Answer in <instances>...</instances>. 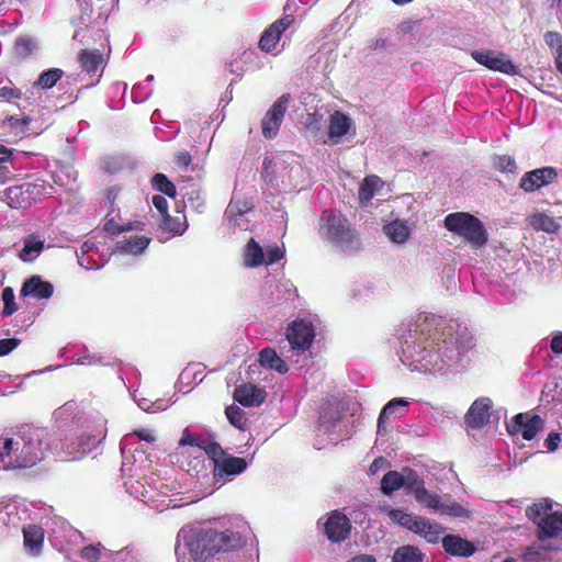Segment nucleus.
<instances>
[{
    "instance_id": "f8f14e48",
    "label": "nucleus",
    "mask_w": 562,
    "mask_h": 562,
    "mask_svg": "<svg viewBox=\"0 0 562 562\" xmlns=\"http://www.w3.org/2000/svg\"><path fill=\"white\" fill-rule=\"evenodd\" d=\"M284 256L283 247L277 244L269 245L263 249L254 238H250L245 246L243 258L247 268H257L261 265H272Z\"/></svg>"
},
{
    "instance_id": "72a5a7b5",
    "label": "nucleus",
    "mask_w": 562,
    "mask_h": 562,
    "mask_svg": "<svg viewBox=\"0 0 562 562\" xmlns=\"http://www.w3.org/2000/svg\"><path fill=\"white\" fill-rule=\"evenodd\" d=\"M389 518L393 522H395L413 532H415V530L418 529L420 526H425L424 517L408 514L402 509H391L389 512Z\"/></svg>"
},
{
    "instance_id": "8fccbe9b",
    "label": "nucleus",
    "mask_w": 562,
    "mask_h": 562,
    "mask_svg": "<svg viewBox=\"0 0 562 562\" xmlns=\"http://www.w3.org/2000/svg\"><path fill=\"white\" fill-rule=\"evenodd\" d=\"M127 166V160L123 156H109L102 160V168L108 173H116Z\"/></svg>"
},
{
    "instance_id": "ea45409f",
    "label": "nucleus",
    "mask_w": 562,
    "mask_h": 562,
    "mask_svg": "<svg viewBox=\"0 0 562 562\" xmlns=\"http://www.w3.org/2000/svg\"><path fill=\"white\" fill-rule=\"evenodd\" d=\"M403 476L402 472L397 471H389L384 474L382 481H381V491L385 495H390L393 492L400 490L403 487Z\"/></svg>"
},
{
    "instance_id": "bb28decb",
    "label": "nucleus",
    "mask_w": 562,
    "mask_h": 562,
    "mask_svg": "<svg viewBox=\"0 0 562 562\" xmlns=\"http://www.w3.org/2000/svg\"><path fill=\"white\" fill-rule=\"evenodd\" d=\"M54 286L50 282L43 281L41 277L33 276L27 279L21 289L23 296H32L37 300L49 299L53 295Z\"/></svg>"
},
{
    "instance_id": "f704fd0d",
    "label": "nucleus",
    "mask_w": 562,
    "mask_h": 562,
    "mask_svg": "<svg viewBox=\"0 0 562 562\" xmlns=\"http://www.w3.org/2000/svg\"><path fill=\"white\" fill-rule=\"evenodd\" d=\"M259 362L261 367L274 370L280 374L289 371L286 362L271 348H265L259 352Z\"/></svg>"
},
{
    "instance_id": "5701e85b",
    "label": "nucleus",
    "mask_w": 562,
    "mask_h": 562,
    "mask_svg": "<svg viewBox=\"0 0 562 562\" xmlns=\"http://www.w3.org/2000/svg\"><path fill=\"white\" fill-rule=\"evenodd\" d=\"M557 176L558 172L553 167L535 169L522 176L520 188L526 192H533L543 186L552 183Z\"/></svg>"
},
{
    "instance_id": "052dcab7",
    "label": "nucleus",
    "mask_w": 562,
    "mask_h": 562,
    "mask_svg": "<svg viewBox=\"0 0 562 562\" xmlns=\"http://www.w3.org/2000/svg\"><path fill=\"white\" fill-rule=\"evenodd\" d=\"M544 41L547 45L555 49V53L558 54L562 49V35L557 32H547L544 35Z\"/></svg>"
},
{
    "instance_id": "0e129e2a",
    "label": "nucleus",
    "mask_w": 562,
    "mask_h": 562,
    "mask_svg": "<svg viewBox=\"0 0 562 562\" xmlns=\"http://www.w3.org/2000/svg\"><path fill=\"white\" fill-rule=\"evenodd\" d=\"M0 180L5 177V173L9 170V164L11 162V151L8 150L4 146H0Z\"/></svg>"
},
{
    "instance_id": "cd10ccee",
    "label": "nucleus",
    "mask_w": 562,
    "mask_h": 562,
    "mask_svg": "<svg viewBox=\"0 0 562 562\" xmlns=\"http://www.w3.org/2000/svg\"><path fill=\"white\" fill-rule=\"evenodd\" d=\"M45 235L43 232L37 231L24 237L23 248L19 257L23 261H33L44 250Z\"/></svg>"
},
{
    "instance_id": "a18cd8bd",
    "label": "nucleus",
    "mask_w": 562,
    "mask_h": 562,
    "mask_svg": "<svg viewBox=\"0 0 562 562\" xmlns=\"http://www.w3.org/2000/svg\"><path fill=\"white\" fill-rule=\"evenodd\" d=\"M151 186L169 198H175L177 194L175 184L164 173H156L151 179Z\"/></svg>"
},
{
    "instance_id": "680f3d73",
    "label": "nucleus",
    "mask_w": 562,
    "mask_h": 562,
    "mask_svg": "<svg viewBox=\"0 0 562 562\" xmlns=\"http://www.w3.org/2000/svg\"><path fill=\"white\" fill-rule=\"evenodd\" d=\"M21 344L18 338L0 339V357L7 356L12 352Z\"/></svg>"
},
{
    "instance_id": "412c9836",
    "label": "nucleus",
    "mask_w": 562,
    "mask_h": 562,
    "mask_svg": "<svg viewBox=\"0 0 562 562\" xmlns=\"http://www.w3.org/2000/svg\"><path fill=\"white\" fill-rule=\"evenodd\" d=\"M293 22L294 18L292 14H285L283 18L273 22L261 35L259 47L267 53L272 52L277 47L283 32H285Z\"/></svg>"
},
{
    "instance_id": "864d4df0",
    "label": "nucleus",
    "mask_w": 562,
    "mask_h": 562,
    "mask_svg": "<svg viewBox=\"0 0 562 562\" xmlns=\"http://www.w3.org/2000/svg\"><path fill=\"white\" fill-rule=\"evenodd\" d=\"M204 443V437H200V436H195L193 435L189 428H186L183 431H182V436L179 440V446L180 447H186V446H190V447H195V448H200L201 445Z\"/></svg>"
},
{
    "instance_id": "a19ab883",
    "label": "nucleus",
    "mask_w": 562,
    "mask_h": 562,
    "mask_svg": "<svg viewBox=\"0 0 562 562\" xmlns=\"http://www.w3.org/2000/svg\"><path fill=\"white\" fill-rule=\"evenodd\" d=\"M425 526H420L415 530V533L424 537L429 543H437L443 529L437 525L431 524L428 519L424 518Z\"/></svg>"
},
{
    "instance_id": "0eeeda50",
    "label": "nucleus",
    "mask_w": 562,
    "mask_h": 562,
    "mask_svg": "<svg viewBox=\"0 0 562 562\" xmlns=\"http://www.w3.org/2000/svg\"><path fill=\"white\" fill-rule=\"evenodd\" d=\"M446 228L462 237L472 247H483L488 239L483 223L474 215L467 212L450 213L445 218Z\"/></svg>"
},
{
    "instance_id": "6e6552de",
    "label": "nucleus",
    "mask_w": 562,
    "mask_h": 562,
    "mask_svg": "<svg viewBox=\"0 0 562 562\" xmlns=\"http://www.w3.org/2000/svg\"><path fill=\"white\" fill-rule=\"evenodd\" d=\"M351 417L344 414L340 401H329L321 412L318 430L328 436L329 442L336 443L350 437Z\"/></svg>"
},
{
    "instance_id": "c9c22d12",
    "label": "nucleus",
    "mask_w": 562,
    "mask_h": 562,
    "mask_svg": "<svg viewBox=\"0 0 562 562\" xmlns=\"http://www.w3.org/2000/svg\"><path fill=\"white\" fill-rule=\"evenodd\" d=\"M110 550L101 543L89 544L80 550V558L86 562H109Z\"/></svg>"
},
{
    "instance_id": "79ce46f5",
    "label": "nucleus",
    "mask_w": 562,
    "mask_h": 562,
    "mask_svg": "<svg viewBox=\"0 0 562 562\" xmlns=\"http://www.w3.org/2000/svg\"><path fill=\"white\" fill-rule=\"evenodd\" d=\"M161 226L165 231L176 234L182 235L187 228L186 226V217L183 214H179L176 217L166 214L162 217Z\"/></svg>"
},
{
    "instance_id": "423d86ee",
    "label": "nucleus",
    "mask_w": 562,
    "mask_h": 562,
    "mask_svg": "<svg viewBox=\"0 0 562 562\" xmlns=\"http://www.w3.org/2000/svg\"><path fill=\"white\" fill-rule=\"evenodd\" d=\"M247 468L248 462L244 458L226 454L221 460L210 463H205V459L194 457L193 465L187 471L193 477L206 481L212 477L215 483H224L244 473Z\"/></svg>"
},
{
    "instance_id": "1a4fd4ad",
    "label": "nucleus",
    "mask_w": 562,
    "mask_h": 562,
    "mask_svg": "<svg viewBox=\"0 0 562 562\" xmlns=\"http://www.w3.org/2000/svg\"><path fill=\"white\" fill-rule=\"evenodd\" d=\"M548 501L536 503L526 509V515L535 522L538 521V535L541 540L558 537L562 532V515L550 513Z\"/></svg>"
},
{
    "instance_id": "a211bd4d",
    "label": "nucleus",
    "mask_w": 562,
    "mask_h": 562,
    "mask_svg": "<svg viewBox=\"0 0 562 562\" xmlns=\"http://www.w3.org/2000/svg\"><path fill=\"white\" fill-rule=\"evenodd\" d=\"M543 420L539 415L529 414H517L513 420L507 424V430L510 435L520 434L521 437L530 441L532 440L538 431L542 429Z\"/></svg>"
},
{
    "instance_id": "49530a36",
    "label": "nucleus",
    "mask_w": 562,
    "mask_h": 562,
    "mask_svg": "<svg viewBox=\"0 0 562 562\" xmlns=\"http://www.w3.org/2000/svg\"><path fill=\"white\" fill-rule=\"evenodd\" d=\"M200 451H204L205 454L209 456V460L205 459V463L215 462L221 460L224 456H226L222 449V447L215 441H207L204 438V443L200 446ZM200 459L203 458V453L200 452ZM199 458V456H196Z\"/></svg>"
},
{
    "instance_id": "09e8293b",
    "label": "nucleus",
    "mask_w": 562,
    "mask_h": 562,
    "mask_svg": "<svg viewBox=\"0 0 562 562\" xmlns=\"http://www.w3.org/2000/svg\"><path fill=\"white\" fill-rule=\"evenodd\" d=\"M36 48V41L30 36L19 37L15 42V53L22 58L32 55Z\"/></svg>"
},
{
    "instance_id": "6e6d98bb",
    "label": "nucleus",
    "mask_w": 562,
    "mask_h": 562,
    "mask_svg": "<svg viewBox=\"0 0 562 562\" xmlns=\"http://www.w3.org/2000/svg\"><path fill=\"white\" fill-rule=\"evenodd\" d=\"M32 122V119L30 116H9L8 123L9 125L16 131L18 134H25L27 131V126Z\"/></svg>"
},
{
    "instance_id": "39448f33",
    "label": "nucleus",
    "mask_w": 562,
    "mask_h": 562,
    "mask_svg": "<svg viewBox=\"0 0 562 562\" xmlns=\"http://www.w3.org/2000/svg\"><path fill=\"white\" fill-rule=\"evenodd\" d=\"M262 178L271 187H282L284 190L296 189L306 179V170L293 153H284L265 157Z\"/></svg>"
},
{
    "instance_id": "ddd939ff",
    "label": "nucleus",
    "mask_w": 562,
    "mask_h": 562,
    "mask_svg": "<svg viewBox=\"0 0 562 562\" xmlns=\"http://www.w3.org/2000/svg\"><path fill=\"white\" fill-rule=\"evenodd\" d=\"M316 318L304 317L295 319L286 329V339L293 350H307L315 337Z\"/></svg>"
},
{
    "instance_id": "69168bd1",
    "label": "nucleus",
    "mask_w": 562,
    "mask_h": 562,
    "mask_svg": "<svg viewBox=\"0 0 562 562\" xmlns=\"http://www.w3.org/2000/svg\"><path fill=\"white\" fill-rule=\"evenodd\" d=\"M191 159V155L187 150L179 151L175 157L176 165L182 169H187L189 167Z\"/></svg>"
},
{
    "instance_id": "2f4dec72",
    "label": "nucleus",
    "mask_w": 562,
    "mask_h": 562,
    "mask_svg": "<svg viewBox=\"0 0 562 562\" xmlns=\"http://www.w3.org/2000/svg\"><path fill=\"white\" fill-rule=\"evenodd\" d=\"M384 234L396 244H404L411 236L412 227L407 221L395 220L383 226Z\"/></svg>"
},
{
    "instance_id": "c85d7f7f",
    "label": "nucleus",
    "mask_w": 562,
    "mask_h": 562,
    "mask_svg": "<svg viewBox=\"0 0 562 562\" xmlns=\"http://www.w3.org/2000/svg\"><path fill=\"white\" fill-rule=\"evenodd\" d=\"M352 123L349 116L345 113L335 111L329 117L328 138L331 144H339L342 136H345Z\"/></svg>"
},
{
    "instance_id": "20e7f679",
    "label": "nucleus",
    "mask_w": 562,
    "mask_h": 562,
    "mask_svg": "<svg viewBox=\"0 0 562 562\" xmlns=\"http://www.w3.org/2000/svg\"><path fill=\"white\" fill-rule=\"evenodd\" d=\"M318 236L335 251L353 254L361 247L356 228L348 218L335 210H324L318 221Z\"/></svg>"
},
{
    "instance_id": "37998d69",
    "label": "nucleus",
    "mask_w": 562,
    "mask_h": 562,
    "mask_svg": "<svg viewBox=\"0 0 562 562\" xmlns=\"http://www.w3.org/2000/svg\"><path fill=\"white\" fill-rule=\"evenodd\" d=\"M63 74L64 71L59 68L47 69L40 75L35 86L42 89H50L63 77Z\"/></svg>"
},
{
    "instance_id": "9d476101",
    "label": "nucleus",
    "mask_w": 562,
    "mask_h": 562,
    "mask_svg": "<svg viewBox=\"0 0 562 562\" xmlns=\"http://www.w3.org/2000/svg\"><path fill=\"white\" fill-rule=\"evenodd\" d=\"M106 436L105 422L100 419L95 429L90 432H81L76 438L66 436L60 438L61 449L74 460L80 459L94 449Z\"/></svg>"
},
{
    "instance_id": "bf43d9fd",
    "label": "nucleus",
    "mask_w": 562,
    "mask_h": 562,
    "mask_svg": "<svg viewBox=\"0 0 562 562\" xmlns=\"http://www.w3.org/2000/svg\"><path fill=\"white\" fill-rule=\"evenodd\" d=\"M76 363L81 366H93V364H102V358L94 353H90L89 351H83L78 353Z\"/></svg>"
},
{
    "instance_id": "7ed1b4c3",
    "label": "nucleus",
    "mask_w": 562,
    "mask_h": 562,
    "mask_svg": "<svg viewBox=\"0 0 562 562\" xmlns=\"http://www.w3.org/2000/svg\"><path fill=\"white\" fill-rule=\"evenodd\" d=\"M52 449L47 428L24 425L13 437H0V470L31 468L43 461Z\"/></svg>"
},
{
    "instance_id": "13d9d810",
    "label": "nucleus",
    "mask_w": 562,
    "mask_h": 562,
    "mask_svg": "<svg viewBox=\"0 0 562 562\" xmlns=\"http://www.w3.org/2000/svg\"><path fill=\"white\" fill-rule=\"evenodd\" d=\"M109 562H135V557L128 548L115 552L110 550Z\"/></svg>"
},
{
    "instance_id": "9b49d317",
    "label": "nucleus",
    "mask_w": 562,
    "mask_h": 562,
    "mask_svg": "<svg viewBox=\"0 0 562 562\" xmlns=\"http://www.w3.org/2000/svg\"><path fill=\"white\" fill-rule=\"evenodd\" d=\"M45 193L44 183L25 182L0 191V200L11 209H27Z\"/></svg>"
},
{
    "instance_id": "c756f323",
    "label": "nucleus",
    "mask_w": 562,
    "mask_h": 562,
    "mask_svg": "<svg viewBox=\"0 0 562 562\" xmlns=\"http://www.w3.org/2000/svg\"><path fill=\"white\" fill-rule=\"evenodd\" d=\"M234 398L246 407L258 406L265 401L263 392L251 384H241L235 389Z\"/></svg>"
},
{
    "instance_id": "dca6fc26",
    "label": "nucleus",
    "mask_w": 562,
    "mask_h": 562,
    "mask_svg": "<svg viewBox=\"0 0 562 562\" xmlns=\"http://www.w3.org/2000/svg\"><path fill=\"white\" fill-rule=\"evenodd\" d=\"M290 102V94H282L267 111L261 120V132L266 139L274 138L283 122L288 104Z\"/></svg>"
},
{
    "instance_id": "f3484780",
    "label": "nucleus",
    "mask_w": 562,
    "mask_h": 562,
    "mask_svg": "<svg viewBox=\"0 0 562 562\" xmlns=\"http://www.w3.org/2000/svg\"><path fill=\"white\" fill-rule=\"evenodd\" d=\"M45 526L47 528L48 538L53 546L58 550H66V546L76 541L81 533L72 528L65 519L55 517L49 518Z\"/></svg>"
},
{
    "instance_id": "338daca9",
    "label": "nucleus",
    "mask_w": 562,
    "mask_h": 562,
    "mask_svg": "<svg viewBox=\"0 0 562 562\" xmlns=\"http://www.w3.org/2000/svg\"><path fill=\"white\" fill-rule=\"evenodd\" d=\"M188 202L191 203L192 206H194L196 210H201L204 207V200L201 196L199 191H191L187 194Z\"/></svg>"
},
{
    "instance_id": "6ab92c4d",
    "label": "nucleus",
    "mask_w": 562,
    "mask_h": 562,
    "mask_svg": "<svg viewBox=\"0 0 562 562\" xmlns=\"http://www.w3.org/2000/svg\"><path fill=\"white\" fill-rule=\"evenodd\" d=\"M424 506L434 513L452 518H469L470 516V510L450 496L440 497L432 493Z\"/></svg>"
},
{
    "instance_id": "603ef678",
    "label": "nucleus",
    "mask_w": 562,
    "mask_h": 562,
    "mask_svg": "<svg viewBox=\"0 0 562 562\" xmlns=\"http://www.w3.org/2000/svg\"><path fill=\"white\" fill-rule=\"evenodd\" d=\"M493 165L497 170L502 172L514 173L517 168L515 159L507 155L496 156L494 158Z\"/></svg>"
},
{
    "instance_id": "5fc2aeb1",
    "label": "nucleus",
    "mask_w": 562,
    "mask_h": 562,
    "mask_svg": "<svg viewBox=\"0 0 562 562\" xmlns=\"http://www.w3.org/2000/svg\"><path fill=\"white\" fill-rule=\"evenodd\" d=\"M0 98L7 101L19 100L22 98V91L15 88L11 80H8V85L0 86Z\"/></svg>"
},
{
    "instance_id": "aec40b11",
    "label": "nucleus",
    "mask_w": 562,
    "mask_h": 562,
    "mask_svg": "<svg viewBox=\"0 0 562 562\" xmlns=\"http://www.w3.org/2000/svg\"><path fill=\"white\" fill-rule=\"evenodd\" d=\"M493 402L490 397L476 398L465 414V424L472 429H481L488 422Z\"/></svg>"
},
{
    "instance_id": "a878e982",
    "label": "nucleus",
    "mask_w": 562,
    "mask_h": 562,
    "mask_svg": "<svg viewBox=\"0 0 562 562\" xmlns=\"http://www.w3.org/2000/svg\"><path fill=\"white\" fill-rule=\"evenodd\" d=\"M150 238L146 236H124L115 243L113 255H133L138 256L148 247Z\"/></svg>"
},
{
    "instance_id": "e2e57ef3",
    "label": "nucleus",
    "mask_w": 562,
    "mask_h": 562,
    "mask_svg": "<svg viewBox=\"0 0 562 562\" xmlns=\"http://www.w3.org/2000/svg\"><path fill=\"white\" fill-rule=\"evenodd\" d=\"M78 257V263L80 267L87 269V270H93V269H100L103 267V263H99L98 260L94 258L93 255H83V256H77Z\"/></svg>"
},
{
    "instance_id": "f03ea898",
    "label": "nucleus",
    "mask_w": 562,
    "mask_h": 562,
    "mask_svg": "<svg viewBox=\"0 0 562 562\" xmlns=\"http://www.w3.org/2000/svg\"><path fill=\"white\" fill-rule=\"evenodd\" d=\"M251 533L241 516L215 519L199 527H182L177 535L175 553L178 562H203L218 552L241 549Z\"/></svg>"
},
{
    "instance_id": "de8ad7c7",
    "label": "nucleus",
    "mask_w": 562,
    "mask_h": 562,
    "mask_svg": "<svg viewBox=\"0 0 562 562\" xmlns=\"http://www.w3.org/2000/svg\"><path fill=\"white\" fill-rule=\"evenodd\" d=\"M225 414L227 419L234 427L240 430H244L246 428L247 418L245 412L241 408H239L238 406L231 405L226 407Z\"/></svg>"
},
{
    "instance_id": "2eb2a0df",
    "label": "nucleus",
    "mask_w": 562,
    "mask_h": 562,
    "mask_svg": "<svg viewBox=\"0 0 562 562\" xmlns=\"http://www.w3.org/2000/svg\"><path fill=\"white\" fill-rule=\"evenodd\" d=\"M252 210L250 200L233 195L225 211V221L233 233L248 231L250 228L248 213Z\"/></svg>"
},
{
    "instance_id": "7c9ffc66",
    "label": "nucleus",
    "mask_w": 562,
    "mask_h": 562,
    "mask_svg": "<svg viewBox=\"0 0 562 562\" xmlns=\"http://www.w3.org/2000/svg\"><path fill=\"white\" fill-rule=\"evenodd\" d=\"M442 547L448 553L460 557H470L475 551L474 546L470 541L454 535L445 536L442 538Z\"/></svg>"
},
{
    "instance_id": "4d7b16f0",
    "label": "nucleus",
    "mask_w": 562,
    "mask_h": 562,
    "mask_svg": "<svg viewBox=\"0 0 562 562\" xmlns=\"http://www.w3.org/2000/svg\"><path fill=\"white\" fill-rule=\"evenodd\" d=\"M151 93L150 89H147V87L144 83H137L132 88V100L135 103H142L145 102Z\"/></svg>"
},
{
    "instance_id": "4be33fe9",
    "label": "nucleus",
    "mask_w": 562,
    "mask_h": 562,
    "mask_svg": "<svg viewBox=\"0 0 562 562\" xmlns=\"http://www.w3.org/2000/svg\"><path fill=\"white\" fill-rule=\"evenodd\" d=\"M351 524L348 517L339 512H333L324 524V532L331 542H341L350 533Z\"/></svg>"
},
{
    "instance_id": "e433bc0d",
    "label": "nucleus",
    "mask_w": 562,
    "mask_h": 562,
    "mask_svg": "<svg viewBox=\"0 0 562 562\" xmlns=\"http://www.w3.org/2000/svg\"><path fill=\"white\" fill-rule=\"evenodd\" d=\"M393 562H428V558L418 548L403 546L394 552Z\"/></svg>"
},
{
    "instance_id": "f257e3e1",
    "label": "nucleus",
    "mask_w": 562,
    "mask_h": 562,
    "mask_svg": "<svg viewBox=\"0 0 562 562\" xmlns=\"http://www.w3.org/2000/svg\"><path fill=\"white\" fill-rule=\"evenodd\" d=\"M474 347V336L465 325L418 315L401 336V361L412 371L453 376L469 367Z\"/></svg>"
},
{
    "instance_id": "4468645a",
    "label": "nucleus",
    "mask_w": 562,
    "mask_h": 562,
    "mask_svg": "<svg viewBox=\"0 0 562 562\" xmlns=\"http://www.w3.org/2000/svg\"><path fill=\"white\" fill-rule=\"evenodd\" d=\"M471 56L477 64L490 70L512 76L519 74V68L514 65L510 58L503 52L492 49L473 50Z\"/></svg>"
},
{
    "instance_id": "58836bf2",
    "label": "nucleus",
    "mask_w": 562,
    "mask_h": 562,
    "mask_svg": "<svg viewBox=\"0 0 562 562\" xmlns=\"http://www.w3.org/2000/svg\"><path fill=\"white\" fill-rule=\"evenodd\" d=\"M79 60L87 72L95 74L103 63V56L99 50H82Z\"/></svg>"
},
{
    "instance_id": "4c0bfd02",
    "label": "nucleus",
    "mask_w": 562,
    "mask_h": 562,
    "mask_svg": "<svg viewBox=\"0 0 562 562\" xmlns=\"http://www.w3.org/2000/svg\"><path fill=\"white\" fill-rule=\"evenodd\" d=\"M380 187H382V181L378 176L366 177L359 188V200L361 204H368L374 196L375 190Z\"/></svg>"
},
{
    "instance_id": "774afa93",
    "label": "nucleus",
    "mask_w": 562,
    "mask_h": 562,
    "mask_svg": "<svg viewBox=\"0 0 562 562\" xmlns=\"http://www.w3.org/2000/svg\"><path fill=\"white\" fill-rule=\"evenodd\" d=\"M561 441L560 434L550 432L548 438L544 441V447L548 451L553 452L559 448V443Z\"/></svg>"
},
{
    "instance_id": "473e14b6",
    "label": "nucleus",
    "mask_w": 562,
    "mask_h": 562,
    "mask_svg": "<svg viewBox=\"0 0 562 562\" xmlns=\"http://www.w3.org/2000/svg\"><path fill=\"white\" fill-rule=\"evenodd\" d=\"M24 546L32 555H38L44 540V531L41 527L29 525L23 528Z\"/></svg>"
},
{
    "instance_id": "c03bdc74",
    "label": "nucleus",
    "mask_w": 562,
    "mask_h": 562,
    "mask_svg": "<svg viewBox=\"0 0 562 562\" xmlns=\"http://www.w3.org/2000/svg\"><path fill=\"white\" fill-rule=\"evenodd\" d=\"M18 513L14 505L0 506V533H2L9 526L16 527Z\"/></svg>"
},
{
    "instance_id": "3c124183",
    "label": "nucleus",
    "mask_w": 562,
    "mask_h": 562,
    "mask_svg": "<svg viewBox=\"0 0 562 562\" xmlns=\"http://www.w3.org/2000/svg\"><path fill=\"white\" fill-rule=\"evenodd\" d=\"M2 301H3V311L2 314L4 316H10L18 311V305L15 303V295L12 288L7 286L2 290Z\"/></svg>"
},
{
    "instance_id": "393cba45",
    "label": "nucleus",
    "mask_w": 562,
    "mask_h": 562,
    "mask_svg": "<svg viewBox=\"0 0 562 562\" xmlns=\"http://www.w3.org/2000/svg\"><path fill=\"white\" fill-rule=\"evenodd\" d=\"M402 476L404 482L403 487L407 493L414 495L418 504L424 506L432 494L425 488L424 481L420 479L416 471L409 468H404L402 470Z\"/></svg>"
},
{
    "instance_id": "b1692460",
    "label": "nucleus",
    "mask_w": 562,
    "mask_h": 562,
    "mask_svg": "<svg viewBox=\"0 0 562 562\" xmlns=\"http://www.w3.org/2000/svg\"><path fill=\"white\" fill-rule=\"evenodd\" d=\"M411 401L404 397H397L389 401L382 408L378 418V435L383 436L387 432L385 427L386 420L391 418H400L405 415Z\"/></svg>"
}]
</instances>
